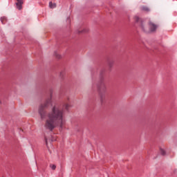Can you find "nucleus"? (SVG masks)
I'll list each match as a JSON object with an SVG mask.
<instances>
[{
    "instance_id": "obj_12",
    "label": "nucleus",
    "mask_w": 177,
    "mask_h": 177,
    "mask_svg": "<svg viewBox=\"0 0 177 177\" xmlns=\"http://www.w3.org/2000/svg\"><path fill=\"white\" fill-rule=\"evenodd\" d=\"M88 31H89V30L88 29H84L82 32H88Z\"/></svg>"
},
{
    "instance_id": "obj_4",
    "label": "nucleus",
    "mask_w": 177,
    "mask_h": 177,
    "mask_svg": "<svg viewBox=\"0 0 177 177\" xmlns=\"http://www.w3.org/2000/svg\"><path fill=\"white\" fill-rule=\"evenodd\" d=\"M149 30L152 32L153 31H156V30H157V25L154 24L153 22H149Z\"/></svg>"
},
{
    "instance_id": "obj_7",
    "label": "nucleus",
    "mask_w": 177,
    "mask_h": 177,
    "mask_svg": "<svg viewBox=\"0 0 177 177\" xmlns=\"http://www.w3.org/2000/svg\"><path fill=\"white\" fill-rule=\"evenodd\" d=\"M1 21L2 24H5V23H6V21H8V19H6V17H3L1 18Z\"/></svg>"
},
{
    "instance_id": "obj_1",
    "label": "nucleus",
    "mask_w": 177,
    "mask_h": 177,
    "mask_svg": "<svg viewBox=\"0 0 177 177\" xmlns=\"http://www.w3.org/2000/svg\"><path fill=\"white\" fill-rule=\"evenodd\" d=\"M50 104H52L50 100L47 101L44 104L40 105L39 108V113L41 120L46 118V122L44 124L45 129L52 132L55 128H57V127L63 128L64 124H66V118H64V111L57 106L53 107L51 111L46 115L45 109L49 107Z\"/></svg>"
},
{
    "instance_id": "obj_8",
    "label": "nucleus",
    "mask_w": 177,
    "mask_h": 177,
    "mask_svg": "<svg viewBox=\"0 0 177 177\" xmlns=\"http://www.w3.org/2000/svg\"><path fill=\"white\" fill-rule=\"evenodd\" d=\"M134 20H135V21H136V23H139L140 18H139V17H138V16H136V17H134Z\"/></svg>"
},
{
    "instance_id": "obj_9",
    "label": "nucleus",
    "mask_w": 177,
    "mask_h": 177,
    "mask_svg": "<svg viewBox=\"0 0 177 177\" xmlns=\"http://www.w3.org/2000/svg\"><path fill=\"white\" fill-rule=\"evenodd\" d=\"M50 168H51L53 171H55V169H56V166L55 165H50Z\"/></svg>"
},
{
    "instance_id": "obj_5",
    "label": "nucleus",
    "mask_w": 177,
    "mask_h": 177,
    "mask_svg": "<svg viewBox=\"0 0 177 177\" xmlns=\"http://www.w3.org/2000/svg\"><path fill=\"white\" fill-rule=\"evenodd\" d=\"M49 8H50V9H55V8H56V3H53L50 1L49 3Z\"/></svg>"
},
{
    "instance_id": "obj_6",
    "label": "nucleus",
    "mask_w": 177,
    "mask_h": 177,
    "mask_svg": "<svg viewBox=\"0 0 177 177\" xmlns=\"http://www.w3.org/2000/svg\"><path fill=\"white\" fill-rule=\"evenodd\" d=\"M100 91H102L103 92H106V86L104 84H102L100 87Z\"/></svg>"
},
{
    "instance_id": "obj_10",
    "label": "nucleus",
    "mask_w": 177,
    "mask_h": 177,
    "mask_svg": "<svg viewBox=\"0 0 177 177\" xmlns=\"http://www.w3.org/2000/svg\"><path fill=\"white\" fill-rule=\"evenodd\" d=\"M160 153L162 156H165V151H164V149H160Z\"/></svg>"
},
{
    "instance_id": "obj_2",
    "label": "nucleus",
    "mask_w": 177,
    "mask_h": 177,
    "mask_svg": "<svg viewBox=\"0 0 177 177\" xmlns=\"http://www.w3.org/2000/svg\"><path fill=\"white\" fill-rule=\"evenodd\" d=\"M140 28L142 30V31H144V32H147L149 31V27H147L146 24L142 21L140 24Z\"/></svg>"
},
{
    "instance_id": "obj_3",
    "label": "nucleus",
    "mask_w": 177,
    "mask_h": 177,
    "mask_svg": "<svg viewBox=\"0 0 177 177\" xmlns=\"http://www.w3.org/2000/svg\"><path fill=\"white\" fill-rule=\"evenodd\" d=\"M17 1L16 3L17 8L18 9V10H21V9H23V3H24L23 0H17Z\"/></svg>"
},
{
    "instance_id": "obj_13",
    "label": "nucleus",
    "mask_w": 177,
    "mask_h": 177,
    "mask_svg": "<svg viewBox=\"0 0 177 177\" xmlns=\"http://www.w3.org/2000/svg\"><path fill=\"white\" fill-rule=\"evenodd\" d=\"M69 106H70V105H68V104L65 105V108L66 109V110H68Z\"/></svg>"
},
{
    "instance_id": "obj_14",
    "label": "nucleus",
    "mask_w": 177,
    "mask_h": 177,
    "mask_svg": "<svg viewBox=\"0 0 177 177\" xmlns=\"http://www.w3.org/2000/svg\"><path fill=\"white\" fill-rule=\"evenodd\" d=\"M46 143H48V141H47V140L46 139Z\"/></svg>"
},
{
    "instance_id": "obj_11",
    "label": "nucleus",
    "mask_w": 177,
    "mask_h": 177,
    "mask_svg": "<svg viewBox=\"0 0 177 177\" xmlns=\"http://www.w3.org/2000/svg\"><path fill=\"white\" fill-rule=\"evenodd\" d=\"M142 9H143L145 12H149V8H147V7H143Z\"/></svg>"
}]
</instances>
